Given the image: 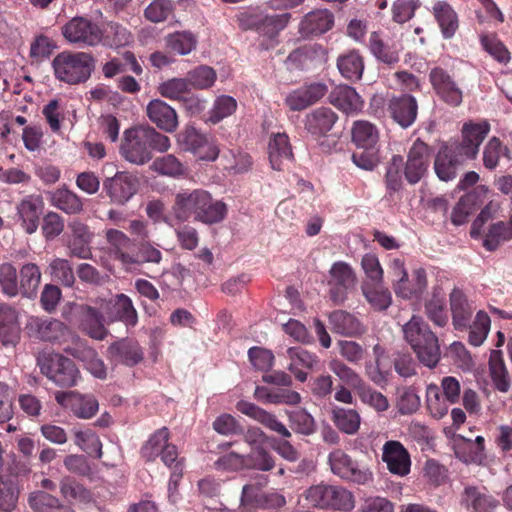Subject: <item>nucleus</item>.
I'll use <instances>...</instances> for the list:
<instances>
[{
    "label": "nucleus",
    "mask_w": 512,
    "mask_h": 512,
    "mask_svg": "<svg viewBox=\"0 0 512 512\" xmlns=\"http://www.w3.org/2000/svg\"><path fill=\"white\" fill-rule=\"evenodd\" d=\"M490 131L487 121L467 122L462 127V140L443 144L434 160V170L441 181L456 178L458 169L465 161L475 159L479 147Z\"/></svg>",
    "instance_id": "obj_1"
},
{
    "label": "nucleus",
    "mask_w": 512,
    "mask_h": 512,
    "mask_svg": "<svg viewBox=\"0 0 512 512\" xmlns=\"http://www.w3.org/2000/svg\"><path fill=\"white\" fill-rule=\"evenodd\" d=\"M170 146L168 136L149 125H138L123 132L119 153L131 164L144 165L153 158V151L164 153Z\"/></svg>",
    "instance_id": "obj_2"
},
{
    "label": "nucleus",
    "mask_w": 512,
    "mask_h": 512,
    "mask_svg": "<svg viewBox=\"0 0 512 512\" xmlns=\"http://www.w3.org/2000/svg\"><path fill=\"white\" fill-rule=\"evenodd\" d=\"M402 331L419 361L429 368L436 367L440 361V345L428 323L421 316L413 315Z\"/></svg>",
    "instance_id": "obj_3"
},
{
    "label": "nucleus",
    "mask_w": 512,
    "mask_h": 512,
    "mask_svg": "<svg viewBox=\"0 0 512 512\" xmlns=\"http://www.w3.org/2000/svg\"><path fill=\"white\" fill-rule=\"evenodd\" d=\"M55 78L69 85L85 83L95 68V60L90 53L62 51L52 61Z\"/></svg>",
    "instance_id": "obj_4"
},
{
    "label": "nucleus",
    "mask_w": 512,
    "mask_h": 512,
    "mask_svg": "<svg viewBox=\"0 0 512 512\" xmlns=\"http://www.w3.org/2000/svg\"><path fill=\"white\" fill-rule=\"evenodd\" d=\"M236 408L240 413L252 418L270 431L275 432L284 438L283 440H280L275 446L276 452L281 457L290 462H295L299 459V452L289 441L286 440L292 436L290 430L277 419L275 414L270 413L257 406L256 404L246 400H240L236 404Z\"/></svg>",
    "instance_id": "obj_5"
},
{
    "label": "nucleus",
    "mask_w": 512,
    "mask_h": 512,
    "mask_svg": "<svg viewBox=\"0 0 512 512\" xmlns=\"http://www.w3.org/2000/svg\"><path fill=\"white\" fill-rule=\"evenodd\" d=\"M303 496L316 509L350 512L355 507L351 491L340 485L320 483L306 489Z\"/></svg>",
    "instance_id": "obj_6"
},
{
    "label": "nucleus",
    "mask_w": 512,
    "mask_h": 512,
    "mask_svg": "<svg viewBox=\"0 0 512 512\" xmlns=\"http://www.w3.org/2000/svg\"><path fill=\"white\" fill-rule=\"evenodd\" d=\"M288 12L273 15L246 14L241 19V25L246 30L256 31L263 39L260 46L264 50L274 48L278 43V35L291 20Z\"/></svg>",
    "instance_id": "obj_7"
},
{
    "label": "nucleus",
    "mask_w": 512,
    "mask_h": 512,
    "mask_svg": "<svg viewBox=\"0 0 512 512\" xmlns=\"http://www.w3.org/2000/svg\"><path fill=\"white\" fill-rule=\"evenodd\" d=\"M41 373L56 385L64 388L76 386L81 378L73 360L59 353L48 352L38 357Z\"/></svg>",
    "instance_id": "obj_8"
},
{
    "label": "nucleus",
    "mask_w": 512,
    "mask_h": 512,
    "mask_svg": "<svg viewBox=\"0 0 512 512\" xmlns=\"http://www.w3.org/2000/svg\"><path fill=\"white\" fill-rule=\"evenodd\" d=\"M269 479L265 475H258L253 482L243 486L240 502L242 506L256 509H278L286 504L284 495L276 492H265Z\"/></svg>",
    "instance_id": "obj_9"
},
{
    "label": "nucleus",
    "mask_w": 512,
    "mask_h": 512,
    "mask_svg": "<svg viewBox=\"0 0 512 512\" xmlns=\"http://www.w3.org/2000/svg\"><path fill=\"white\" fill-rule=\"evenodd\" d=\"M70 321L93 339L103 340L108 334L103 311L95 303L74 304L71 308Z\"/></svg>",
    "instance_id": "obj_10"
},
{
    "label": "nucleus",
    "mask_w": 512,
    "mask_h": 512,
    "mask_svg": "<svg viewBox=\"0 0 512 512\" xmlns=\"http://www.w3.org/2000/svg\"><path fill=\"white\" fill-rule=\"evenodd\" d=\"M91 302L101 308L106 323L122 322L128 328L138 323L137 310L130 297L123 293L110 299L95 298Z\"/></svg>",
    "instance_id": "obj_11"
},
{
    "label": "nucleus",
    "mask_w": 512,
    "mask_h": 512,
    "mask_svg": "<svg viewBox=\"0 0 512 512\" xmlns=\"http://www.w3.org/2000/svg\"><path fill=\"white\" fill-rule=\"evenodd\" d=\"M64 38L78 47L96 46L103 37L100 26L87 17L76 16L62 27Z\"/></svg>",
    "instance_id": "obj_12"
},
{
    "label": "nucleus",
    "mask_w": 512,
    "mask_h": 512,
    "mask_svg": "<svg viewBox=\"0 0 512 512\" xmlns=\"http://www.w3.org/2000/svg\"><path fill=\"white\" fill-rule=\"evenodd\" d=\"M428 79L435 95L445 104L458 107L463 101V91L454 75L442 66H434L429 70Z\"/></svg>",
    "instance_id": "obj_13"
},
{
    "label": "nucleus",
    "mask_w": 512,
    "mask_h": 512,
    "mask_svg": "<svg viewBox=\"0 0 512 512\" xmlns=\"http://www.w3.org/2000/svg\"><path fill=\"white\" fill-rule=\"evenodd\" d=\"M328 462L333 474L346 481L365 485L373 479V474L368 468L360 467L358 462L341 449L333 450L328 456Z\"/></svg>",
    "instance_id": "obj_14"
},
{
    "label": "nucleus",
    "mask_w": 512,
    "mask_h": 512,
    "mask_svg": "<svg viewBox=\"0 0 512 512\" xmlns=\"http://www.w3.org/2000/svg\"><path fill=\"white\" fill-rule=\"evenodd\" d=\"M177 141L183 150L193 153L199 160L214 161L219 155V149L212 139L187 125L177 136Z\"/></svg>",
    "instance_id": "obj_15"
},
{
    "label": "nucleus",
    "mask_w": 512,
    "mask_h": 512,
    "mask_svg": "<svg viewBox=\"0 0 512 512\" xmlns=\"http://www.w3.org/2000/svg\"><path fill=\"white\" fill-rule=\"evenodd\" d=\"M139 178L128 171H118L103 181V191L116 205H125L139 190Z\"/></svg>",
    "instance_id": "obj_16"
},
{
    "label": "nucleus",
    "mask_w": 512,
    "mask_h": 512,
    "mask_svg": "<svg viewBox=\"0 0 512 512\" xmlns=\"http://www.w3.org/2000/svg\"><path fill=\"white\" fill-rule=\"evenodd\" d=\"M430 156V147L421 139H416L408 151L404 166V176L409 184H417L427 174Z\"/></svg>",
    "instance_id": "obj_17"
},
{
    "label": "nucleus",
    "mask_w": 512,
    "mask_h": 512,
    "mask_svg": "<svg viewBox=\"0 0 512 512\" xmlns=\"http://www.w3.org/2000/svg\"><path fill=\"white\" fill-rule=\"evenodd\" d=\"M44 208L42 195L36 193L26 195L16 203L17 219L27 234L31 235L37 231Z\"/></svg>",
    "instance_id": "obj_18"
},
{
    "label": "nucleus",
    "mask_w": 512,
    "mask_h": 512,
    "mask_svg": "<svg viewBox=\"0 0 512 512\" xmlns=\"http://www.w3.org/2000/svg\"><path fill=\"white\" fill-rule=\"evenodd\" d=\"M56 402L69 409L79 419H91L99 410V403L92 394H82L76 391L57 392Z\"/></svg>",
    "instance_id": "obj_19"
},
{
    "label": "nucleus",
    "mask_w": 512,
    "mask_h": 512,
    "mask_svg": "<svg viewBox=\"0 0 512 512\" xmlns=\"http://www.w3.org/2000/svg\"><path fill=\"white\" fill-rule=\"evenodd\" d=\"M459 504L466 512H495L500 501L486 487L467 485L460 493Z\"/></svg>",
    "instance_id": "obj_20"
},
{
    "label": "nucleus",
    "mask_w": 512,
    "mask_h": 512,
    "mask_svg": "<svg viewBox=\"0 0 512 512\" xmlns=\"http://www.w3.org/2000/svg\"><path fill=\"white\" fill-rule=\"evenodd\" d=\"M26 329L30 336L52 343H61L69 334L68 327L60 320L36 316L28 319Z\"/></svg>",
    "instance_id": "obj_21"
},
{
    "label": "nucleus",
    "mask_w": 512,
    "mask_h": 512,
    "mask_svg": "<svg viewBox=\"0 0 512 512\" xmlns=\"http://www.w3.org/2000/svg\"><path fill=\"white\" fill-rule=\"evenodd\" d=\"M387 112L401 128H409L417 119L418 101L407 93L393 95L388 99Z\"/></svg>",
    "instance_id": "obj_22"
},
{
    "label": "nucleus",
    "mask_w": 512,
    "mask_h": 512,
    "mask_svg": "<svg viewBox=\"0 0 512 512\" xmlns=\"http://www.w3.org/2000/svg\"><path fill=\"white\" fill-rule=\"evenodd\" d=\"M325 49L318 44L301 46L288 55L285 64L288 70H309L325 61Z\"/></svg>",
    "instance_id": "obj_23"
},
{
    "label": "nucleus",
    "mask_w": 512,
    "mask_h": 512,
    "mask_svg": "<svg viewBox=\"0 0 512 512\" xmlns=\"http://www.w3.org/2000/svg\"><path fill=\"white\" fill-rule=\"evenodd\" d=\"M107 357L114 364H123L133 367L144 358V353L139 343L131 338H122L109 345Z\"/></svg>",
    "instance_id": "obj_24"
},
{
    "label": "nucleus",
    "mask_w": 512,
    "mask_h": 512,
    "mask_svg": "<svg viewBox=\"0 0 512 512\" xmlns=\"http://www.w3.org/2000/svg\"><path fill=\"white\" fill-rule=\"evenodd\" d=\"M382 461L390 473L405 476L410 472V454L403 444L396 440L385 442L382 448Z\"/></svg>",
    "instance_id": "obj_25"
},
{
    "label": "nucleus",
    "mask_w": 512,
    "mask_h": 512,
    "mask_svg": "<svg viewBox=\"0 0 512 512\" xmlns=\"http://www.w3.org/2000/svg\"><path fill=\"white\" fill-rule=\"evenodd\" d=\"M205 193L206 190L204 189H184L179 191L175 195L172 206L175 217L181 221H188L190 218L195 220Z\"/></svg>",
    "instance_id": "obj_26"
},
{
    "label": "nucleus",
    "mask_w": 512,
    "mask_h": 512,
    "mask_svg": "<svg viewBox=\"0 0 512 512\" xmlns=\"http://www.w3.org/2000/svg\"><path fill=\"white\" fill-rule=\"evenodd\" d=\"M368 49L379 62L386 65H395L400 60V49L397 43L390 40L382 31L370 33Z\"/></svg>",
    "instance_id": "obj_27"
},
{
    "label": "nucleus",
    "mask_w": 512,
    "mask_h": 512,
    "mask_svg": "<svg viewBox=\"0 0 512 512\" xmlns=\"http://www.w3.org/2000/svg\"><path fill=\"white\" fill-rule=\"evenodd\" d=\"M70 237L67 247L71 256L80 259H88L91 256L90 243L93 239V233L87 224L74 219L68 224Z\"/></svg>",
    "instance_id": "obj_28"
},
{
    "label": "nucleus",
    "mask_w": 512,
    "mask_h": 512,
    "mask_svg": "<svg viewBox=\"0 0 512 512\" xmlns=\"http://www.w3.org/2000/svg\"><path fill=\"white\" fill-rule=\"evenodd\" d=\"M328 91L321 82L304 85L290 92L285 98V104L292 111H301L319 101Z\"/></svg>",
    "instance_id": "obj_29"
},
{
    "label": "nucleus",
    "mask_w": 512,
    "mask_h": 512,
    "mask_svg": "<svg viewBox=\"0 0 512 512\" xmlns=\"http://www.w3.org/2000/svg\"><path fill=\"white\" fill-rule=\"evenodd\" d=\"M452 324L457 331H466L472 321L475 307L468 301L462 290L454 288L449 295Z\"/></svg>",
    "instance_id": "obj_30"
},
{
    "label": "nucleus",
    "mask_w": 512,
    "mask_h": 512,
    "mask_svg": "<svg viewBox=\"0 0 512 512\" xmlns=\"http://www.w3.org/2000/svg\"><path fill=\"white\" fill-rule=\"evenodd\" d=\"M398 270L401 278L395 284V293L404 299H419L427 288L426 271L422 268L416 269L410 281L403 265H399Z\"/></svg>",
    "instance_id": "obj_31"
},
{
    "label": "nucleus",
    "mask_w": 512,
    "mask_h": 512,
    "mask_svg": "<svg viewBox=\"0 0 512 512\" xmlns=\"http://www.w3.org/2000/svg\"><path fill=\"white\" fill-rule=\"evenodd\" d=\"M104 237L108 245L110 255L124 265H132L135 259L129 252L133 245L132 239L123 231L109 228L104 230Z\"/></svg>",
    "instance_id": "obj_32"
},
{
    "label": "nucleus",
    "mask_w": 512,
    "mask_h": 512,
    "mask_svg": "<svg viewBox=\"0 0 512 512\" xmlns=\"http://www.w3.org/2000/svg\"><path fill=\"white\" fill-rule=\"evenodd\" d=\"M332 332L345 337H358L366 332L364 324L346 310H335L328 316Z\"/></svg>",
    "instance_id": "obj_33"
},
{
    "label": "nucleus",
    "mask_w": 512,
    "mask_h": 512,
    "mask_svg": "<svg viewBox=\"0 0 512 512\" xmlns=\"http://www.w3.org/2000/svg\"><path fill=\"white\" fill-rule=\"evenodd\" d=\"M149 120L160 130L171 133L178 127L176 111L160 99L150 101L146 108Z\"/></svg>",
    "instance_id": "obj_34"
},
{
    "label": "nucleus",
    "mask_w": 512,
    "mask_h": 512,
    "mask_svg": "<svg viewBox=\"0 0 512 512\" xmlns=\"http://www.w3.org/2000/svg\"><path fill=\"white\" fill-rule=\"evenodd\" d=\"M20 325L18 313L15 308L7 305H0V342L3 346L15 347L20 340Z\"/></svg>",
    "instance_id": "obj_35"
},
{
    "label": "nucleus",
    "mask_w": 512,
    "mask_h": 512,
    "mask_svg": "<svg viewBox=\"0 0 512 512\" xmlns=\"http://www.w3.org/2000/svg\"><path fill=\"white\" fill-rule=\"evenodd\" d=\"M330 103L346 114H356L363 109L364 101L356 90L348 85H340L329 94Z\"/></svg>",
    "instance_id": "obj_36"
},
{
    "label": "nucleus",
    "mask_w": 512,
    "mask_h": 512,
    "mask_svg": "<svg viewBox=\"0 0 512 512\" xmlns=\"http://www.w3.org/2000/svg\"><path fill=\"white\" fill-rule=\"evenodd\" d=\"M338 120L337 114L328 107H319L306 116L305 128L316 137L325 136Z\"/></svg>",
    "instance_id": "obj_37"
},
{
    "label": "nucleus",
    "mask_w": 512,
    "mask_h": 512,
    "mask_svg": "<svg viewBox=\"0 0 512 512\" xmlns=\"http://www.w3.org/2000/svg\"><path fill=\"white\" fill-rule=\"evenodd\" d=\"M334 25V16L327 10H315L308 13L300 23V31L304 36H318L329 31Z\"/></svg>",
    "instance_id": "obj_38"
},
{
    "label": "nucleus",
    "mask_w": 512,
    "mask_h": 512,
    "mask_svg": "<svg viewBox=\"0 0 512 512\" xmlns=\"http://www.w3.org/2000/svg\"><path fill=\"white\" fill-rule=\"evenodd\" d=\"M432 14L444 39H451L459 28V19L453 7L445 1H437L432 7Z\"/></svg>",
    "instance_id": "obj_39"
},
{
    "label": "nucleus",
    "mask_w": 512,
    "mask_h": 512,
    "mask_svg": "<svg viewBox=\"0 0 512 512\" xmlns=\"http://www.w3.org/2000/svg\"><path fill=\"white\" fill-rule=\"evenodd\" d=\"M254 398L264 404H286L297 405L301 402V395L286 388L271 389L266 386H257L254 391Z\"/></svg>",
    "instance_id": "obj_40"
},
{
    "label": "nucleus",
    "mask_w": 512,
    "mask_h": 512,
    "mask_svg": "<svg viewBox=\"0 0 512 512\" xmlns=\"http://www.w3.org/2000/svg\"><path fill=\"white\" fill-rule=\"evenodd\" d=\"M364 67V58L358 50H349L337 58V68L340 74L351 82L362 78Z\"/></svg>",
    "instance_id": "obj_41"
},
{
    "label": "nucleus",
    "mask_w": 512,
    "mask_h": 512,
    "mask_svg": "<svg viewBox=\"0 0 512 512\" xmlns=\"http://www.w3.org/2000/svg\"><path fill=\"white\" fill-rule=\"evenodd\" d=\"M28 505L33 512H75L71 506L63 504L56 496L42 490L29 494Z\"/></svg>",
    "instance_id": "obj_42"
},
{
    "label": "nucleus",
    "mask_w": 512,
    "mask_h": 512,
    "mask_svg": "<svg viewBox=\"0 0 512 512\" xmlns=\"http://www.w3.org/2000/svg\"><path fill=\"white\" fill-rule=\"evenodd\" d=\"M18 277L19 295L26 298L36 296L42 278L39 266L32 262L23 264L20 267Z\"/></svg>",
    "instance_id": "obj_43"
},
{
    "label": "nucleus",
    "mask_w": 512,
    "mask_h": 512,
    "mask_svg": "<svg viewBox=\"0 0 512 512\" xmlns=\"http://www.w3.org/2000/svg\"><path fill=\"white\" fill-rule=\"evenodd\" d=\"M128 67L136 75H141L143 72L142 66L131 51H126L120 56L111 58L103 65L102 72L105 78H113L126 72Z\"/></svg>",
    "instance_id": "obj_44"
},
{
    "label": "nucleus",
    "mask_w": 512,
    "mask_h": 512,
    "mask_svg": "<svg viewBox=\"0 0 512 512\" xmlns=\"http://www.w3.org/2000/svg\"><path fill=\"white\" fill-rule=\"evenodd\" d=\"M226 215V204L220 200H215L212 195L206 191L195 221L209 225L216 224L223 221Z\"/></svg>",
    "instance_id": "obj_45"
},
{
    "label": "nucleus",
    "mask_w": 512,
    "mask_h": 512,
    "mask_svg": "<svg viewBox=\"0 0 512 512\" xmlns=\"http://www.w3.org/2000/svg\"><path fill=\"white\" fill-rule=\"evenodd\" d=\"M489 373L494 388L502 393H506L511 387V377L502 357V352L493 350L489 358Z\"/></svg>",
    "instance_id": "obj_46"
},
{
    "label": "nucleus",
    "mask_w": 512,
    "mask_h": 512,
    "mask_svg": "<svg viewBox=\"0 0 512 512\" xmlns=\"http://www.w3.org/2000/svg\"><path fill=\"white\" fill-rule=\"evenodd\" d=\"M51 205L68 215L80 214L83 211V201L72 190L62 187L51 193Z\"/></svg>",
    "instance_id": "obj_47"
},
{
    "label": "nucleus",
    "mask_w": 512,
    "mask_h": 512,
    "mask_svg": "<svg viewBox=\"0 0 512 512\" xmlns=\"http://www.w3.org/2000/svg\"><path fill=\"white\" fill-rule=\"evenodd\" d=\"M269 160L274 170L282 169L283 160L293 156L289 138L285 133L273 134L268 145Z\"/></svg>",
    "instance_id": "obj_48"
},
{
    "label": "nucleus",
    "mask_w": 512,
    "mask_h": 512,
    "mask_svg": "<svg viewBox=\"0 0 512 512\" xmlns=\"http://www.w3.org/2000/svg\"><path fill=\"white\" fill-rule=\"evenodd\" d=\"M331 420L341 432L347 435H355L361 425V417L358 411L339 406L332 409Z\"/></svg>",
    "instance_id": "obj_49"
},
{
    "label": "nucleus",
    "mask_w": 512,
    "mask_h": 512,
    "mask_svg": "<svg viewBox=\"0 0 512 512\" xmlns=\"http://www.w3.org/2000/svg\"><path fill=\"white\" fill-rule=\"evenodd\" d=\"M75 358L84 363L85 368L96 378L105 379L107 368L103 360L98 356L95 349L91 347H78L69 351Z\"/></svg>",
    "instance_id": "obj_50"
},
{
    "label": "nucleus",
    "mask_w": 512,
    "mask_h": 512,
    "mask_svg": "<svg viewBox=\"0 0 512 512\" xmlns=\"http://www.w3.org/2000/svg\"><path fill=\"white\" fill-rule=\"evenodd\" d=\"M169 438L170 432L168 428L162 427L156 430L141 447V457L144 458L146 462L155 461L166 449V446L170 444Z\"/></svg>",
    "instance_id": "obj_51"
},
{
    "label": "nucleus",
    "mask_w": 512,
    "mask_h": 512,
    "mask_svg": "<svg viewBox=\"0 0 512 512\" xmlns=\"http://www.w3.org/2000/svg\"><path fill=\"white\" fill-rule=\"evenodd\" d=\"M59 488L62 497L69 502L87 504L93 501L92 492L71 476L63 477Z\"/></svg>",
    "instance_id": "obj_52"
},
{
    "label": "nucleus",
    "mask_w": 512,
    "mask_h": 512,
    "mask_svg": "<svg viewBox=\"0 0 512 512\" xmlns=\"http://www.w3.org/2000/svg\"><path fill=\"white\" fill-rule=\"evenodd\" d=\"M480 204L481 200L476 191L463 195L452 210L451 222L455 226L466 223L468 217L478 209Z\"/></svg>",
    "instance_id": "obj_53"
},
{
    "label": "nucleus",
    "mask_w": 512,
    "mask_h": 512,
    "mask_svg": "<svg viewBox=\"0 0 512 512\" xmlns=\"http://www.w3.org/2000/svg\"><path fill=\"white\" fill-rule=\"evenodd\" d=\"M378 138V130L374 124L366 120L354 122L352 127V141L358 148H375Z\"/></svg>",
    "instance_id": "obj_54"
},
{
    "label": "nucleus",
    "mask_w": 512,
    "mask_h": 512,
    "mask_svg": "<svg viewBox=\"0 0 512 512\" xmlns=\"http://www.w3.org/2000/svg\"><path fill=\"white\" fill-rule=\"evenodd\" d=\"M151 168L160 175L173 178L183 177L188 174V168L173 154L156 158Z\"/></svg>",
    "instance_id": "obj_55"
},
{
    "label": "nucleus",
    "mask_w": 512,
    "mask_h": 512,
    "mask_svg": "<svg viewBox=\"0 0 512 512\" xmlns=\"http://www.w3.org/2000/svg\"><path fill=\"white\" fill-rule=\"evenodd\" d=\"M512 239V230L509 224L498 221L489 226L483 240V247L488 251H495L500 245Z\"/></svg>",
    "instance_id": "obj_56"
},
{
    "label": "nucleus",
    "mask_w": 512,
    "mask_h": 512,
    "mask_svg": "<svg viewBox=\"0 0 512 512\" xmlns=\"http://www.w3.org/2000/svg\"><path fill=\"white\" fill-rule=\"evenodd\" d=\"M490 326L491 319L489 315L483 310L478 311L468 327V342L475 347L482 345L488 336Z\"/></svg>",
    "instance_id": "obj_57"
},
{
    "label": "nucleus",
    "mask_w": 512,
    "mask_h": 512,
    "mask_svg": "<svg viewBox=\"0 0 512 512\" xmlns=\"http://www.w3.org/2000/svg\"><path fill=\"white\" fill-rule=\"evenodd\" d=\"M361 289L366 300L375 310L384 311L391 305V293L381 288L379 284L364 282Z\"/></svg>",
    "instance_id": "obj_58"
},
{
    "label": "nucleus",
    "mask_w": 512,
    "mask_h": 512,
    "mask_svg": "<svg viewBox=\"0 0 512 512\" xmlns=\"http://www.w3.org/2000/svg\"><path fill=\"white\" fill-rule=\"evenodd\" d=\"M291 429L299 434L309 436L316 431V423L313 416L305 409L299 408L286 411Z\"/></svg>",
    "instance_id": "obj_59"
},
{
    "label": "nucleus",
    "mask_w": 512,
    "mask_h": 512,
    "mask_svg": "<svg viewBox=\"0 0 512 512\" xmlns=\"http://www.w3.org/2000/svg\"><path fill=\"white\" fill-rule=\"evenodd\" d=\"M426 403L429 412L436 419H441L448 412L449 401L437 385L430 384L427 386Z\"/></svg>",
    "instance_id": "obj_60"
},
{
    "label": "nucleus",
    "mask_w": 512,
    "mask_h": 512,
    "mask_svg": "<svg viewBox=\"0 0 512 512\" xmlns=\"http://www.w3.org/2000/svg\"><path fill=\"white\" fill-rule=\"evenodd\" d=\"M16 267L9 262L0 264V290L8 297L19 295V279Z\"/></svg>",
    "instance_id": "obj_61"
},
{
    "label": "nucleus",
    "mask_w": 512,
    "mask_h": 512,
    "mask_svg": "<svg viewBox=\"0 0 512 512\" xmlns=\"http://www.w3.org/2000/svg\"><path fill=\"white\" fill-rule=\"evenodd\" d=\"M509 153L508 147L504 146L499 138L492 137L484 147L483 164L487 169L493 170L498 166L502 156L510 159Z\"/></svg>",
    "instance_id": "obj_62"
},
{
    "label": "nucleus",
    "mask_w": 512,
    "mask_h": 512,
    "mask_svg": "<svg viewBox=\"0 0 512 512\" xmlns=\"http://www.w3.org/2000/svg\"><path fill=\"white\" fill-rule=\"evenodd\" d=\"M19 490L13 479L0 473V510L9 512L15 508Z\"/></svg>",
    "instance_id": "obj_63"
},
{
    "label": "nucleus",
    "mask_w": 512,
    "mask_h": 512,
    "mask_svg": "<svg viewBox=\"0 0 512 512\" xmlns=\"http://www.w3.org/2000/svg\"><path fill=\"white\" fill-rule=\"evenodd\" d=\"M175 5L172 0H153L144 10V17L152 23L166 21L173 15Z\"/></svg>",
    "instance_id": "obj_64"
}]
</instances>
